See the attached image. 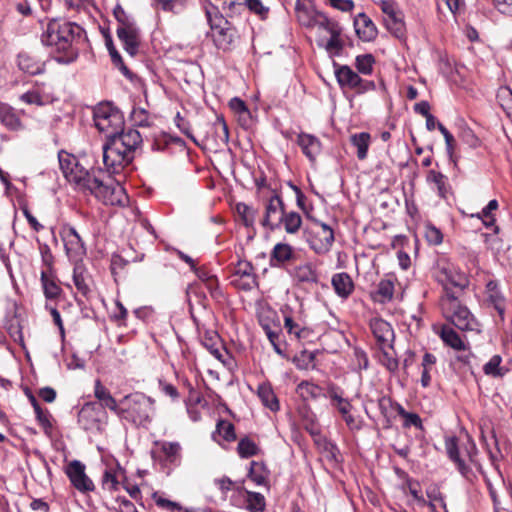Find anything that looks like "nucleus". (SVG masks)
<instances>
[{
  "mask_svg": "<svg viewBox=\"0 0 512 512\" xmlns=\"http://www.w3.org/2000/svg\"><path fill=\"white\" fill-rule=\"evenodd\" d=\"M83 33V28L78 24L53 18L49 20L46 30L41 35V42L64 53V55L56 57L58 63L70 64L78 58L77 44Z\"/></svg>",
  "mask_w": 512,
  "mask_h": 512,
  "instance_id": "nucleus-1",
  "label": "nucleus"
},
{
  "mask_svg": "<svg viewBox=\"0 0 512 512\" xmlns=\"http://www.w3.org/2000/svg\"><path fill=\"white\" fill-rule=\"evenodd\" d=\"M142 143V136L136 129L124 130L123 126L110 140L103 144V162L111 173H119L134 159L136 149Z\"/></svg>",
  "mask_w": 512,
  "mask_h": 512,
  "instance_id": "nucleus-2",
  "label": "nucleus"
},
{
  "mask_svg": "<svg viewBox=\"0 0 512 512\" xmlns=\"http://www.w3.org/2000/svg\"><path fill=\"white\" fill-rule=\"evenodd\" d=\"M154 404L155 401L143 393L129 394L120 400L118 416L137 427H148L155 412Z\"/></svg>",
  "mask_w": 512,
  "mask_h": 512,
  "instance_id": "nucleus-3",
  "label": "nucleus"
},
{
  "mask_svg": "<svg viewBox=\"0 0 512 512\" xmlns=\"http://www.w3.org/2000/svg\"><path fill=\"white\" fill-rule=\"evenodd\" d=\"M311 224L304 229V238L311 250L318 255L327 254L334 243V230L328 224L307 214Z\"/></svg>",
  "mask_w": 512,
  "mask_h": 512,
  "instance_id": "nucleus-4",
  "label": "nucleus"
},
{
  "mask_svg": "<svg viewBox=\"0 0 512 512\" xmlns=\"http://www.w3.org/2000/svg\"><path fill=\"white\" fill-rule=\"evenodd\" d=\"M93 120L98 131L105 134L106 140H110L124 126L121 112L110 103L97 105L93 112Z\"/></svg>",
  "mask_w": 512,
  "mask_h": 512,
  "instance_id": "nucleus-5",
  "label": "nucleus"
},
{
  "mask_svg": "<svg viewBox=\"0 0 512 512\" xmlns=\"http://www.w3.org/2000/svg\"><path fill=\"white\" fill-rule=\"evenodd\" d=\"M445 317L458 329L473 330L474 318L467 307L462 306L455 293H447L441 299Z\"/></svg>",
  "mask_w": 512,
  "mask_h": 512,
  "instance_id": "nucleus-6",
  "label": "nucleus"
},
{
  "mask_svg": "<svg viewBox=\"0 0 512 512\" xmlns=\"http://www.w3.org/2000/svg\"><path fill=\"white\" fill-rule=\"evenodd\" d=\"M89 191L105 205L124 206L127 201L124 187L119 182L112 180L103 182L97 177L96 183L91 186Z\"/></svg>",
  "mask_w": 512,
  "mask_h": 512,
  "instance_id": "nucleus-7",
  "label": "nucleus"
},
{
  "mask_svg": "<svg viewBox=\"0 0 512 512\" xmlns=\"http://www.w3.org/2000/svg\"><path fill=\"white\" fill-rule=\"evenodd\" d=\"M285 205L278 194L272 195L265 204V212L261 224L271 231L281 228V220L284 217Z\"/></svg>",
  "mask_w": 512,
  "mask_h": 512,
  "instance_id": "nucleus-8",
  "label": "nucleus"
},
{
  "mask_svg": "<svg viewBox=\"0 0 512 512\" xmlns=\"http://www.w3.org/2000/svg\"><path fill=\"white\" fill-rule=\"evenodd\" d=\"M60 235L64 242L66 254L70 259L78 260L86 254L85 244L73 226L64 225L61 228Z\"/></svg>",
  "mask_w": 512,
  "mask_h": 512,
  "instance_id": "nucleus-9",
  "label": "nucleus"
},
{
  "mask_svg": "<svg viewBox=\"0 0 512 512\" xmlns=\"http://www.w3.org/2000/svg\"><path fill=\"white\" fill-rule=\"evenodd\" d=\"M66 475L79 492L87 493L95 489L93 481L85 473V465L78 460H73L67 465Z\"/></svg>",
  "mask_w": 512,
  "mask_h": 512,
  "instance_id": "nucleus-10",
  "label": "nucleus"
},
{
  "mask_svg": "<svg viewBox=\"0 0 512 512\" xmlns=\"http://www.w3.org/2000/svg\"><path fill=\"white\" fill-rule=\"evenodd\" d=\"M437 278H438V281L444 287L445 295L447 293H452L450 291V287H455L462 291L468 285V279H467L466 275L451 265H443L439 269Z\"/></svg>",
  "mask_w": 512,
  "mask_h": 512,
  "instance_id": "nucleus-11",
  "label": "nucleus"
},
{
  "mask_svg": "<svg viewBox=\"0 0 512 512\" xmlns=\"http://www.w3.org/2000/svg\"><path fill=\"white\" fill-rule=\"evenodd\" d=\"M370 328L380 349L393 348L395 335L390 323L381 318H375L370 321Z\"/></svg>",
  "mask_w": 512,
  "mask_h": 512,
  "instance_id": "nucleus-12",
  "label": "nucleus"
},
{
  "mask_svg": "<svg viewBox=\"0 0 512 512\" xmlns=\"http://www.w3.org/2000/svg\"><path fill=\"white\" fill-rule=\"evenodd\" d=\"M101 409L97 402L85 403L78 413V423L85 431L99 427Z\"/></svg>",
  "mask_w": 512,
  "mask_h": 512,
  "instance_id": "nucleus-13",
  "label": "nucleus"
},
{
  "mask_svg": "<svg viewBox=\"0 0 512 512\" xmlns=\"http://www.w3.org/2000/svg\"><path fill=\"white\" fill-rule=\"evenodd\" d=\"M16 64L20 71L31 76L45 72V62L25 51L18 53Z\"/></svg>",
  "mask_w": 512,
  "mask_h": 512,
  "instance_id": "nucleus-14",
  "label": "nucleus"
},
{
  "mask_svg": "<svg viewBox=\"0 0 512 512\" xmlns=\"http://www.w3.org/2000/svg\"><path fill=\"white\" fill-rule=\"evenodd\" d=\"M295 259L296 254L291 245L277 243L270 253L269 263L271 267L282 268Z\"/></svg>",
  "mask_w": 512,
  "mask_h": 512,
  "instance_id": "nucleus-15",
  "label": "nucleus"
},
{
  "mask_svg": "<svg viewBox=\"0 0 512 512\" xmlns=\"http://www.w3.org/2000/svg\"><path fill=\"white\" fill-rule=\"evenodd\" d=\"M354 28L357 36L362 41L370 42L377 37L378 31L376 25L365 13H359L355 17Z\"/></svg>",
  "mask_w": 512,
  "mask_h": 512,
  "instance_id": "nucleus-16",
  "label": "nucleus"
},
{
  "mask_svg": "<svg viewBox=\"0 0 512 512\" xmlns=\"http://www.w3.org/2000/svg\"><path fill=\"white\" fill-rule=\"evenodd\" d=\"M297 144L300 146L303 154L311 162L316 160L322 148L321 142L316 136L304 132L298 134Z\"/></svg>",
  "mask_w": 512,
  "mask_h": 512,
  "instance_id": "nucleus-17",
  "label": "nucleus"
},
{
  "mask_svg": "<svg viewBox=\"0 0 512 512\" xmlns=\"http://www.w3.org/2000/svg\"><path fill=\"white\" fill-rule=\"evenodd\" d=\"M116 34L122 42L124 50L129 55L135 56L140 44L138 27L135 26L127 29H116Z\"/></svg>",
  "mask_w": 512,
  "mask_h": 512,
  "instance_id": "nucleus-18",
  "label": "nucleus"
},
{
  "mask_svg": "<svg viewBox=\"0 0 512 512\" xmlns=\"http://www.w3.org/2000/svg\"><path fill=\"white\" fill-rule=\"evenodd\" d=\"M66 179L69 182L75 183L78 187L86 190H90L91 186L96 183V176L79 164V162L72 167V170L68 171Z\"/></svg>",
  "mask_w": 512,
  "mask_h": 512,
  "instance_id": "nucleus-19",
  "label": "nucleus"
},
{
  "mask_svg": "<svg viewBox=\"0 0 512 512\" xmlns=\"http://www.w3.org/2000/svg\"><path fill=\"white\" fill-rule=\"evenodd\" d=\"M94 396L98 400V405L101 410L107 408L118 416L121 405L120 403H117L110 391L101 383L100 380L95 381Z\"/></svg>",
  "mask_w": 512,
  "mask_h": 512,
  "instance_id": "nucleus-20",
  "label": "nucleus"
},
{
  "mask_svg": "<svg viewBox=\"0 0 512 512\" xmlns=\"http://www.w3.org/2000/svg\"><path fill=\"white\" fill-rule=\"evenodd\" d=\"M485 293L487 301L493 305L503 321L505 314V298L499 288L498 282L495 280H489L486 284Z\"/></svg>",
  "mask_w": 512,
  "mask_h": 512,
  "instance_id": "nucleus-21",
  "label": "nucleus"
},
{
  "mask_svg": "<svg viewBox=\"0 0 512 512\" xmlns=\"http://www.w3.org/2000/svg\"><path fill=\"white\" fill-rule=\"evenodd\" d=\"M236 30L231 26L230 23L225 25L224 28H221L220 30H216L212 34V38L214 41V44L218 49H222L224 51L229 50L231 48V45L233 44L235 38H236Z\"/></svg>",
  "mask_w": 512,
  "mask_h": 512,
  "instance_id": "nucleus-22",
  "label": "nucleus"
},
{
  "mask_svg": "<svg viewBox=\"0 0 512 512\" xmlns=\"http://www.w3.org/2000/svg\"><path fill=\"white\" fill-rule=\"evenodd\" d=\"M331 283L339 297L347 298L353 292L354 283L350 275L346 272L334 274Z\"/></svg>",
  "mask_w": 512,
  "mask_h": 512,
  "instance_id": "nucleus-23",
  "label": "nucleus"
},
{
  "mask_svg": "<svg viewBox=\"0 0 512 512\" xmlns=\"http://www.w3.org/2000/svg\"><path fill=\"white\" fill-rule=\"evenodd\" d=\"M335 76L339 86L342 89H353L359 81V75L353 71L349 66L342 65L335 69Z\"/></svg>",
  "mask_w": 512,
  "mask_h": 512,
  "instance_id": "nucleus-24",
  "label": "nucleus"
},
{
  "mask_svg": "<svg viewBox=\"0 0 512 512\" xmlns=\"http://www.w3.org/2000/svg\"><path fill=\"white\" fill-rule=\"evenodd\" d=\"M320 11L315 10L312 7H308L305 4L301 3V0H297L295 5V13L298 22L300 25L313 28L315 27L316 16Z\"/></svg>",
  "mask_w": 512,
  "mask_h": 512,
  "instance_id": "nucleus-25",
  "label": "nucleus"
},
{
  "mask_svg": "<svg viewBox=\"0 0 512 512\" xmlns=\"http://www.w3.org/2000/svg\"><path fill=\"white\" fill-rule=\"evenodd\" d=\"M40 280L43 293L47 299H56L62 293L61 287L56 283L53 272L41 271Z\"/></svg>",
  "mask_w": 512,
  "mask_h": 512,
  "instance_id": "nucleus-26",
  "label": "nucleus"
},
{
  "mask_svg": "<svg viewBox=\"0 0 512 512\" xmlns=\"http://www.w3.org/2000/svg\"><path fill=\"white\" fill-rule=\"evenodd\" d=\"M0 122L9 130H19L22 123L15 110L8 104L0 102Z\"/></svg>",
  "mask_w": 512,
  "mask_h": 512,
  "instance_id": "nucleus-27",
  "label": "nucleus"
},
{
  "mask_svg": "<svg viewBox=\"0 0 512 512\" xmlns=\"http://www.w3.org/2000/svg\"><path fill=\"white\" fill-rule=\"evenodd\" d=\"M445 448L449 459L457 465L459 472L465 476L469 472V467L465 464L464 460L460 458L457 438H447L445 440Z\"/></svg>",
  "mask_w": 512,
  "mask_h": 512,
  "instance_id": "nucleus-28",
  "label": "nucleus"
},
{
  "mask_svg": "<svg viewBox=\"0 0 512 512\" xmlns=\"http://www.w3.org/2000/svg\"><path fill=\"white\" fill-rule=\"evenodd\" d=\"M427 181L433 183L436 186L438 195L447 199L451 192V186L448 182L447 176L436 170H430L427 174Z\"/></svg>",
  "mask_w": 512,
  "mask_h": 512,
  "instance_id": "nucleus-29",
  "label": "nucleus"
},
{
  "mask_svg": "<svg viewBox=\"0 0 512 512\" xmlns=\"http://www.w3.org/2000/svg\"><path fill=\"white\" fill-rule=\"evenodd\" d=\"M292 275L298 282L317 283L318 273L311 263H304L296 266Z\"/></svg>",
  "mask_w": 512,
  "mask_h": 512,
  "instance_id": "nucleus-30",
  "label": "nucleus"
},
{
  "mask_svg": "<svg viewBox=\"0 0 512 512\" xmlns=\"http://www.w3.org/2000/svg\"><path fill=\"white\" fill-rule=\"evenodd\" d=\"M4 328L15 343L24 346V337L20 318L16 315L6 317Z\"/></svg>",
  "mask_w": 512,
  "mask_h": 512,
  "instance_id": "nucleus-31",
  "label": "nucleus"
},
{
  "mask_svg": "<svg viewBox=\"0 0 512 512\" xmlns=\"http://www.w3.org/2000/svg\"><path fill=\"white\" fill-rule=\"evenodd\" d=\"M440 337L443 342L451 348L458 351H465V343L460 338L459 334L451 327L444 326L441 330Z\"/></svg>",
  "mask_w": 512,
  "mask_h": 512,
  "instance_id": "nucleus-32",
  "label": "nucleus"
},
{
  "mask_svg": "<svg viewBox=\"0 0 512 512\" xmlns=\"http://www.w3.org/2000/svg\"><path fill=\"white\" fill-rule=\"evenodd\" d=\"M258 397L260 398L263 405L269 408L271 411L279 410V402L271 386L266 384L259 385Z\"/></svg>",
  "mask_w": 512,
  "mask_h": 512,
  "instance_id": "nucleus-33",
  "label": "nucleus"
},
{
  "mask_svg": "<svg viewBox=\"0 0 512 512\" xmlns=\"http://www.w3.org/2000/svg\"><path fill=\"white\" fill-rule=\"evenodd\" d=\"M212 129L214 131V142L217 146L227 145L229 142V130L228 125L224 118L217 116L213 123Z\"/></svg>",
  "mask_w": 512,
  "mask_h": 512,
  "instance_id": "nucleus-34",
  "label": "nucleus"
},
{
  "mask_svg": "<svg viewBox=\"0 0 512 512\" xmlns=\"http://www.w3.org/2000/svg\"><path fill=\"white\" fill-rule=\"evenodd\" d=\"M350 141L353 146L357 148V157L364 160L367 157L368 148L370 144V134L361 132L351 135Z\"/></svg>",
  "mask_w": 512,
  "mask_h": 512,
  "instance_id": "nucleus-35",
  "label": "nucleus"
},
{
  "mask_svg": "<svg viewBox=\"0 0 512 512\" xmlns=\"http://www.w3.org/2000/svg\"><path fill=\"white\" fill-rule=\"evenodd\" d=\"M205 14L207 21L210 25L212 34L216 30L224 28L225 25L229 23L221 14H219L217 7L213 5L205 6Z\"/></svg>",
  "mask_w": 512,
  "mask_h": 512,
  "instance_id": "nucleus-36",
  "label": "nucleus"
},
{
  "mask_svg": "<svg viewBox=\"0 0 512 512\" xmlns=\"http://www.w3.org/2000/svg\"><path fill=\"white\" fill-rule=\"evenodd\" d=\"M323 396L330 400L331 406L335 409L350 401L344 397L343 389L334 383L328 384L326 393Z\"/></svg>",
  "mask_w": 512,
  "mask_h": 512,
  "instance_id": "nucleus-37",
  "label": "nucleus"
},
{
  "mask_svg": "<svg viewBox=\"0 0 512 512\" xmlns=\"http://www.w3.org/2000/svg\"><path fill=\"white\" fill-rule=\"evenodd\" d=\"M394 295V282L390 279H383L378 283L375 292V300L381 303L390 302Z\"/></svg>",
  "mask_w": 512,
  "mask_h": 512,
  "instance_id": "nucleus-38",
  "label": "nucleus"
},
{
  "mask_svg": "<svg viewBox=\"0 0 512 512\" xmlns=\"http://www.w3.org/2000/svg\"><path fill=\"white\" fill-rule=\"evenodd\" d=\"M386 28L397 38H402L405 34V23L402 13L399 11L389 18L383 19Z\"/></svg>",
  "mask_w": 512,
  "mask_h": 512,
  "instance_id": "nucleus-39",
  "label": "nucleus"
},
{
  "mask_svg": "<svg viewBox=\"0 0 512 512\" xmlns=\"http://www.w3.org/2000/svg\"><path fill=\"white\" fill-rule=\"evenodd\" d=\"M105 44L111 57L112 63L115 66H117L125 76H130L131 72L128 69V67L124 64L123 59L119 52L116 50L113 44V40L109 34L105 36Z\"/></svg>",
  "mask_w": 512,
  "mask_h": 512,
  "instance_id": "nucleus-40",
  "label": "nucleus"
},
{
  "mask_svg": "<svg viewBox=\"0 0 512 512\" xmlns=\"http://www.w3.org/2000/svg\"><path fill=\"white\" fill-rule=\"evenodd\" d=\"M248 477L256 485H265L267 482L268 471L263 463L252 461L248 472Z\"/></svg>",
  "mask_w": 512,
  "mask_h": 512,
  "instance_id": "nucleus-41",
  "label": "nucleus"
},
{
  "mask_svg": "<svg viewBox=\"0 0 512 512\" xmlns=\"http://www.w3.org/2000/svg\"><path fill=\"white\" fill-rule=\"evenodd\" d=\"M203 345L208 351L219 361L224 362V348L219 342V337L216 333L206 335L203 339Z\"/></svg>",
  "mask_w": 512,
  "mask_h": 512,
  "instance_id": "nucleus-42",
  "label": "nucleus"
},
{
  "mask_svg": "<svg viewBox=\"0 0 512 512\" xmlns=\"http://www.w3.org/2000/svg\"><path fill=\"white\" fill-rule=\"evenodd\" d=\"M236 212L239 215L240 219L242 220L243 224L247 228H251L254 226L256 216L258 213L255 208L240 202L236 204Z\"/></svg>",
  "mask_w": 512,
  "mask_h": 512,
  "instance_id": "nucleus-43",
  "label": "nucleus"
},
{
  "mask_svg": "<svg viewBox=\"0 0 512 512\" xmlns=\"http://www.w3.org/2000/svg\"><path fill=\"white\" fill-rule=\"evenodd\" d=\"M302 224L301 216L294 211L285 212L281 220V226H284L288 234H295L299 231Z\"/></svg>",
  "mask_w": 512,
  "mask_h": 512,
  "instance_id": "nucleus-44",
  "label": "nucleus"
},
{
  "mask_svg": "<svg viewBox=\"0 0 512 512\" xmlns=\"http://www.w3.org/2000/svg\"><path fill=\"white\" fill-rule=\"evenodd\" d=\"M265 508V497L261 493L247 491L246 509L249 512H263Z\"/></svg>",
  "mask_w": 512,
  "mask_h": 512,
  "instance_id": "nucleus-45",
  "label": "nucleus"
},
{
  "mask_svg": "<svg viewBox=\"0 0 512 512\" xmlns=\"http://www.w3.org/2000/svg\"><path fill=\"white\" fill-rule=\"evenodd\" d=\"M315 27L323 29L329 34L342 33L341 26L322 12H319L316 16Z\"/></svg>",
  "mask_w": 512,
  "mask_h": 512,
  "instance_id": "nucleus-46",
  "label": "nucleus"
},
{
  "mask_svg": "<svg viewBox=\"0 0 512 512\" xmlns=\"http://www.w3.org/2000/svg\"><path fill=\"white\" fill-rule=\"evenodd\" d=\"M237 452L241 458H249L258 454L259 447L253 440L246 436L241 438L238 442Z\"/></svg>",
  "mask_w": 512,
  "mask_h": 512,
  "instance_id": "nucleus-47",
  "label": "nucleus"
},
{
  "mask_svg": "<svg viewBox=\"0 0 512 512\" xmlns=\"http://www.w3.org/2000/svg\"><path fill=\"white\" fill-rule=\"evenodd\" d=\"M113 15L118 23L117 29H127L137 26L134 18L129 15L120 4L115 6Z\"/></svg>",
  "mask_w": 512,
  "mask_h": 512,
  "instance_id": "nucleus-48",
  "label": "nucleus"
},
{
  "mask_svg": "<svg viewBox=\"0 0 512 512\" xmlns=\"http://www.w3.org/2000/svg\"><path fill=\"white\" fill-rule=\"evenodd\" d=\"M166 461L172 464L179 462L181 457V446L178 442H164L161 447Z\"/></svg>",
  "mask_w": 512,
  "mask_h": 512,
  "instance_id": "nucleus-49",
  "label": "nucleus"
},
{
  "mask_svg": "<svg viewBox=\"0 0 512 512\" xmlns=\"http://www.w3.org/2000/svg\"><path fill=\"white\" fill-rule=\"evenodd\" d=\"M36 420L38 421L39 425L42 427L45 435L48 437H52L53 435V416L49 412V410L41 409L37 412H35Z\"/></svg>",
  "mask_w": 512,
  "mask_h": 512,
  "instance_id": "nucleus-50",
  "label": "nucleus"
},
{
  "mask_svg": "<svg viewBox=\"0 0 512 512\" xmlns=\"http://www.w3.org/2000/svg\"><path fill=\"white\" fill-rule=\"evenodd\" d=\"M232 276L244 278H257L254 273L253 265L246 260H239L234 267Z\"/></svg>",
  "mask_w": 512,
  "mask_h": 512,
  "instance_id": "nucleus-51",
  "label": "nucleus"
},
{
  "mask_svg": "<svg viewBox=\"0 0 512 512\" xmlns=\"http://www.w3.org/2000/svg\"><path fill=\"white\" fill-rule=\"evenodd\" d=\"M216 431L228 442L236 439L235 427L229 421L219 420L216 426Z\"/></svg>",
  "mask_w": 512,
  "mask_h": 512,
  "instance_id": "nucleus-52",
  "label": "nucleus"
},
{
  "mask_svg": "<svg viewBox=\"0 0 512 512\" xmlns=\"http://www.w3.org/2000/svg\"><path fill=\"white\" fill-rule=\"evenodd\" d=\"M284 327L289 334H293L297 339L305 337L308 333L306 328L300 326L299 323L295 322L289 315L284 317Z\"/></svg>",
  "mask_w": 512,
  "mask_h": 512,
  "instance_id": "nucleus-53",
  "label": "nucleus"
},
{
  "mask_svg": "<svg viewBox=\"0 0 512 512\" xmlns=\"http://www.w3.org/2000/svg\"><path fill=\"white\" fill-rule=\"evenodd\" d=\"M245 7L261 20H265L269 14V7L265 6L261 0H245Z\"/></svg>",
  "mask_w": 512,
  "mask_h": 512,
  "instance_id": "nucleus-54",
  "label": "nucleus"
},
{
  "mask_svg": "<svg viewBox=\"0 0 512 512\" xmlns=\"http://www.w3.org/2000/svg\"><path fill=\"white\" fill-rule=\"evenodd\" d=\"M374 58L371 54L359 55L356 57V68L358 72L369 75L372 73Z\"/></svg>",
  "mask_w": 512,
  "mask_h": 512,
  "instance_id": "nucleus-55",
  "label": "nucleus"
},
{
  "mask_svg": "<svg viewBox=\"0 0 512 512\" xmlns=\"http://www.w3.org/2000/svg\"><path fill=\"white\" fill-rule=\"evenodd\" d=\"M380 363L391 373L398 371V359L386 351V348L381 349Z\"/></svg>",
  "mask_w": 512,
  "mask_h": 512,
  "instance_id": "nucleus-56",
  "label": "nucleus"
},
{
  "mask_svg": "<svg viewBox=\"0 0 512 512\" xmlns=\"http://www.w3.org/2000/svg\"><path fill=\"white\" fill-rule=\"evenodd\" d=\"M230 283L235 287L243 291H251L257 286V278H244L231 276Z\"/></svg>",
  "mask_w": 512,
  "mask_h": 512,
  "instance_id": "nucleus-57",
  "label": "nucleus"
},
{
  "mask_svg": "<svg viewBox=\"0 0 512 512\" xmlns=\"http://www.w3.org/2000/svg\"><path fill=\"white\" fill-rule=\"evenodd\" d=\"M502 362V358L500 355H494L490 358V360L484 365L483 371L486 375L492 376H501L500 372V364Z\"/></svg>",
  "mask_w": 512,
  "mask_h": 512,
  "instance_id": "nucleus-58",
  "label": "nucleus"
},
{
  "mask_svg": "<svg viewBox=\"0 0 512 512\" xmlns=\"http://www.w3.org/2000/svg\"><path fill=\"white\" fill-rule=\"evenodd\" d=\"M206 289L209 291L210 296L220 302L224 299V293L220 288L218 278L216 275L209 280V282L204 283Z\"/></svg>",
  "mask_w": 512,
  "mask_h": 512,
  "instance_id": "nucleus-59",
  "label": "nucleus"
},
{
  "mask_svg": "<svg viewBox=\"0 0 512 512\" xmlns=\"http://www.w3.org/2000/svg\"><path fill=\"white\" fill-rule=\"evenodd\" d=\"M39 249L42 264L45 267V269H43L42 271L53 272L54 256L51 252L50 247L47 244H41Z\"/></svg>",
  "mask_w": 512,
  "mask_h": 512,
  "instance_id": "nucleus-60",
  "label": "nucleus"
},
{
  "mask_svg": "<svg viewBox=\"0 0 512 512\" xmlns=\"http://www.w3.org/2000/svg\"><path fill=\"white\" fill-rule=\"evenodd\" d=\"M119 482L117 480V476L115 472L112 470L106 469L102 476V487L108 491L117 490Z\"/></svg>",
  "mask_w": 512,
  "mask_h": 512,
  "instance_id": "nucleus-61",
  "label": "nucleus"
},
{
  "mask_svg": "<svg viewBox=\"0 0 512 512\" xmlns=\"http://www.w3.org/2000/svg\"><path fill=\"white\" fill-rule=\"evenodd\" d=\"M73 282L76 286L77 290L84 296L90 292V288L85 282V278L83 276L82 271H80L79 267H75L73 271Z\"/></svg>",
  "mask_w": 512,
  "mask_h": 512,
  "instance_id": "nucleus-62",
  "label": "nucleus"
},
{
  "mask_svg": "<svg viewBox=\"0 0 512 512\" xmlns=\"http://www.w3.org/2000/svg\"><path fill=\"white\" fill-rule=\"evenodd\" d=\"M213 483L220 490L224 499H226L227 493L232 491L235 487V483L227 476L216 478Z\"/></svg>",
  "mask_w": 512,
  "mask_h": 512,
  "instance_id": "nucleus-63",
  "label": "nucleus"
},
{
  "mask_svg": "<svg viewBox=\"0 0 512 512\" xmlns=\"http://www.w3.org/2000/svg\"><path fill=\"white\" fill-rule=\"evenodd\" d=\"M298 389L301 390L302 393L309 395L313 399H317L318 397H320L322 391L320 386L308 381H302L298 385Z\"/></svg>",
  "mask_w": 512,
  "mask_h": 512,
  "instance_id": "nucleus-64",
  "label": "nucleus"
}]
</instances>
